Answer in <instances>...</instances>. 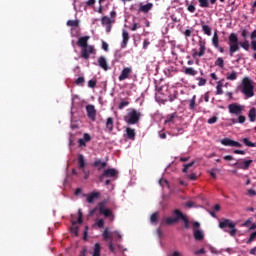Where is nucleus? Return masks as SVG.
Returning a JSON list of instances; mask_svg holds the SVG:
<instances>
[{
    "label": "nucleus",
    "instance_id": "obj_30",
    "mask_svg": "<svg viewBox=\"0 0 256 256\" xmlns=\"http://www.w3.org/2000/svg\"><path fill=\"white\" fill-rule=\"evenodd\" d=\"M94 167H98L99 171H101V169H105L107 167V162H102L101 160H96L94 162Z\"/></svg>",
    "mask_w": 256,
    "mask_h": 256
},
{
    "label": "nucleus",
    "instance_id": "obj_47",
    "mask_svg": "<svg viewBox=\"0 0 256 256\" xmlns=\"http://www.w3.org/2000/svg\"><path fill=\"white\" fill-rule=\"evenodd\" d=\"M76 223H83V212L81 211V209L78 210V220L76 221Z\"/></svg>",
    "mask_w": 256,
    "mask_h": 256
},
{
    "label": "nucleus",
    "instance_id": "obj_16",
    "mask_svg": "<svg viewBox=\"0 0 256 256\" xmlns=\"http://www.w3.org/2000/svg\"><path fill=\"white\" fill-rule=\"evenodd\" d=\"M133 73V69L131 67H126L122 70L120 76L118 77L119 81H125V79H129V75Z\"/></svg>",
    "mask_w": 256,
    "mask_h": 256
},
{
    "label": "nucleus",
    "instance_id": "obj_5",
    "mask_svg": "<svg viewBox=\"0 0 256 256\" xmlns=\"http://www.w3.org/2000/svg\"><path fill=\"white\" fill-rule=\"evenodd\" d=\"M228 45H229V53L230 57H233L237 51H239V38L237 34L231 33L228 38Z\"/></svg>",
    "mask_w": 256,
    "mask_h": 256
},
{
    "label": "nucleus",
    "instance_id": "obj_45",
    "mask_svg": "<svg viewBox=\"0 0 256 256\" xmlns=\"http://www.w3.org/2000/svg\"><path fill=\"white\" fill-rule=\"evenodd\" d=\"M187 11H189V13H195L196 11L195 4L194 3L188 4Z\"/></svg>",
    "mask_w": 256,
    "mask_h": 256
},
{
    "label": "nucleus",
    "instance_id": "obj_25",
    "mask_svg": "<svg viewBox=\"0 0 256 256\" xmlns=\"http://www.w3.org/2000/svg\"><path fill=\"white\" fill-rule=\"evenodd\" d=\"M248 117H249L251 123H255V120H256V109H255V107H252L249 110Z\"/></svg>",
    "mask_w": 256,
    "mask_h": 256
},
{
    "label": "nucleus",
    "instance_id": "obj_28",
    "mask_svg": "<svg viewBox=\"0 0 256 256\" xmlns=\"http://www.w3.org/2000/svg\"><path fill=\"white\" fill-rule=\"evenodd\" d=\"M198 3L201 9H209L211 4L210 0H198Z\"/></svg>",
    "mask_w": 256,
    "mask_h": 256
},
{
    "label": "nucleus",
    "instance_id": "obj_31",
    "mask_svg": "<svg viewBox=\"0 0 256 256\" xmlns=\"http://www.w3.org/2000/svg\"><path fill=\"white\" fill-rule=\"evenodd\" d=\"M92 256H101V244L99 242L94 245Z\"/></svg>",
    "mask_w": 256,
    "mask_h": 256
},
{
    "label": "nucleus",
    "instance_id": "obj_27",
    "mask_svg": "<svg viewBox=\"0 0 256 256\" xmlns=\"http://www.w3.org/2000/svg\"><path fill=\"white\" fill-rule=\"evenodd\" d=\"M150 223L157 225L159 223V212H154L150 217Z\"/></svg>",
    "mask_w": 256,
    "mask_h": 256
},
{
    "label": "nucleus",
    "instance_id": "obj_49",
    "mask_svg": "<svg viewBox=\"0 0 256 256\" xmlns=\"http://www.w3.org/2000/svg\"><path fill=\"white\" fill-rule=\"evenodd\" d=\"M255 239H256V231L253 232V233L250 235V238L248 239L247 244L249 245L250 243H253V241H255Z\"/></svg>",
    "mask_w": 256,
    "mask_h": 256
},
{
    "label": "nucleus",
    "instance_id": "obj_12",
    "mask_svg": "<svg viewBox=\"0 0 256 256\" xmlns=\"http://www.w3.org/2000/svg\"><path fill=\"white\" fill-rule=\"evenodd\" d=\"M98 207L101 215H104V217H113V211L105 208V201L98 203Z\"/></svg>",
    "mask_w": 256,
    "mask_h": 256
},
{
    "label": "nucleus",
    "instance_id": "obj_26",
    "mask_svg": "<svg viewBox=\"0 0 256 256\" xmlns=\"http://www.w3.org/2000/svg\"><path fill=\"white\" fill-rule=\"evenodd\" d=\"M196 101H197V96L196 95H194L192 97V99L189 100V109L191 111H195V108L197 107Z\"/></svg>",
    "mask_w": 256,
    "mask_h": 256
},
{
    "label": "nucleus",
    "instance_id": "obj_9",
    "mask_svg": "<svg viewBox=\"0 0 256 256\" xmlns=\"http://www.w3.org/2000/svg\"><path fill=\"white\" fill-rule=\"evenodd\" d=\"M221 145H224V147H243V144L232 140L231 138H224L220 140Z\"/></svg>",
    "mask_w": 256,
    "mask_h": 256
},
{
    "label": "nucleus",
    "instance_id": "obj_43",
    "mask_svg": "<svg viewBox=\"0 0 256 256\" xmlns=\"http://www.w3.org/2000/svg\"><path fill=\"white\" fill-rule=\"evenodd\" d=\"M239 45L242 49H245V51H249V41L245 40L244 42H240Z\"/></svg>",
    "mask_w": 256,
    "mask_h": 256
},
{
    "label": "nucleus",
    "instance_id": "obj_21",
    "mask_svg": "<svg viewBox=\"0 0 256 256\" xmlns=\"http://www.w3.org/2000/svg\"><path fill=\"white\" fill-rule=\"evenodd\" d=\"M122 37H123V41L121 44V48L125 49V47H127V43H129V32H127V30H123Z\"/></svg>",
    "mask_w": 256,
    "mask_h": 256
},
{
    "label": "nucleus",
    "instance_id": "obj_22",
    "mask_svg": "<svg viewBox=\"0 0 256 256\" xmlns=\"http://www.w3.org/2000/svg\"><path fill=\"white\" fill-rule=\"evenodd\" d=\"M151 9H153V3H147L145 5L140 4L139 11H141V13H149Z\"/></svg>",
    "mask_w": 256,
    "mask_h": 256
},
{
    "label": "nucleus",
    "instance_id": "obj_36",
    "mask_svg": "<svg viewBox=\"0 0 256 256\" xmlns=\"http://www.w3.org/2000/svg\"><path fill=\"white\" fill-rule=\"evenodd\" d=\"M238 75H237V72L233 71L232 73H227L226 75V79L228 81H235L237 79Z\"/></svg>",
    "mask_w": 256,
    "mask_h": 256
},
{
    "label": "nucleus",
    "instance_id": "obj_33",
    "mask_svg": "<svg viewBox=\"0 0 256 256\" xmlns=\"http://www.w3.org/2000/svg\"><path fill=\"white\" fill-rule=\"evenodd\" d=\"M78 165L81 169H85V156H83V154H79L78 155Z\"/></svg>",
    "mask_w": 256,
    "mask_h": 256
},
{
    "label": "nucleus",
    "instance_id": "obj_32",
    "mask_svg": "<svg viewBox=\"0 0 256 256\" xmlns=\"http://www.w3.org/2000/svg\"><path fill=\"white\" fill-rule=\"evenodd\" d=\"M113 127H114L113 118L112 117L107 118L106 129H108V131L111 133V131H113Z\"/></svg>",
    "mask_w": 256,
    "mask_h": 256
},
{
    "label": "nucleus",
    "instance_id": "obj_7",
    "mask_svg": "<svg viewBox=\"0 0 256 256\" xmlns=\"http://www.w3.org/2000/svg\"><path fill=\"white\" fill-rule=\"evenodd\" d=\"M228 110L231 115H241L243 111H245V106L237 103H232L228 105Z\"/></svg>",
    "mask_w": 256,
    "mask_h": 256
},
{
    "label": "nucleus",
    "instance_id": "obj_10",
    "mask_svg": "<svg viewBox=\"0 0 256 256\" xmlns=\"http://www.w3.org/2000/svg\"><path fill=\"white\" fill-rule=\"evenodd\" d=\"M83 197H86L87 203L93 204L97 199H99V197H101V193L94 191L90 194H83Z\"/></svg>",
    "mask_w": 256,
    "mask_h": 256
},
{
    "label": "nucleus",
    "instance_id": "obj_55",
    "mask_svg": "<svg viewBox=\"0 0 256 256\" xmlns=\"http://www.w3.org/2000/svg\"><path fill=\"white\" fill-rule=\"evenodd\" d=\"M195 255H205V249L201 248L200 250H197L194 252Z\"/></svg>",
    "mask_w": 256,
    "mask_h": 256
},
{
    "label": "nucleus",
    "instance_id": "obj_34",
    "mask_svg": "<svg viewBox=\"0 0 256 256\" xmlns=\"http://www.w3.org/2000/svg\"><path fill=\"white\" fill-rule=\"evenodd\" d=\"M73 227L71 228L72 235H75L77 237L79 235V227H77V221L72 222Z\"/></svg>",
    "mask_w": 256,
    "mask_h": 256
},
{
    "label": "nucleus",
    "instance_id": "obj_29",
    "mask_svg": "<svg viewBox=\"0 0 256 256\" xmlns=\"http://www.w3.org/2000/svg\"><path fill=\"white\" fill-rule=\"evenodd\" d=\"M185 75H190V77H195L197 75V70L193 67L185 68L184 70Z\"/></svg>",
    "mask_w": 256,
    "mask_h": 256
},
{
    "label": "nucleus",
    "instance_id": "obj_17",
    "mask_svg": "<svg viewBox=\"0 0 256 256\" xmlns=\"http://www.w3.org/2000/svg\"><path fill=\"white\" fill-rule=\"evenodd\" d=\"M199 47H200V51L197 52L196 50H193V54L192 57H203V55H205V51H206V47H205V42L200 41L199 42Z\"/></svg>",
    "mask_w": 256,
    "mask_h": 256
},
{
    "label": "nucleus",
    "instance_id": "obj_1",
    "mask_svg": "<svg viewBox=\"0 0 256 256\" xmlns=\"http://www.w3.org/2000/svg\"><path fill=\"white\" fill-rule=\"evenodd\" d=\"M102 237L104 241H108V248L113 255H117L119 251H127V249H124L121 244V241H123V236L119 231L110 232L109 228H105Z\"/></svg>",
    "mask_w": 256,
    "mask_h": 256
},
{
    "label": "nucleus",
    "instance_id": "obj_62",
    "mask_svg": "<svg viewBox=\"0 0 256 256\" xmlns=\"http://www.w3.org/2000/svg\"><path fill=\"white\" fill-rule=\"evenodd\" d=\"M95 0H88L87 2H86V5L88 6V7H93V5H95Z\"/></svg>",
    "mask_w": 256,
    "mask_h": 256
},
{
    "label": "nucleus",
    "instance_id": "obj_41",
    "mask_svg": "<svg viewBox=\"0 0 256 256\" xmlns=\"http://www.w3.org/2000/svg\"><path fill=\"white\" fill-rule=\"evenodd\" d=\"M202 31L205 35L211 36V27H209V25H203Z\"/></svg>",
    "mask_w": 256,
    "mask_h": 256
},
{
    "label": "nucleus",
    "instance_id": "obj_40",
    "mask_svg": "<svg viewBox=\"0 0 256 256\" xmlns=\"http://www.w3.org/2000/svg\"><path fill=\"white\" fill-rule=\"evenodd\" d=\"M68 27H79V20H68Z\"/></svg>",
    "mask_w": 256,
    "mask_h": 256
},
{
    "label": "nucleus",
    "instance_id": "obj_56",
    "mask_svg": "<svg viewBox=\"0 0 256 256\" xmlns=\"http://www.w3.org/2000/svg\"><path fill=\"white\" fill-rule=\"evenodd\" d=\"M209 174L211 176L212 179H217V173H215V169L210 170Z\"/></svg>",
    "mask_w": 256,
    "mask_h": 256
},
{
    "label": "nucleus",
    "instance_id": "obj_38",
    "mask_svg": "<svg viewBox=\"0 0 256 256\" xmlns=\"http://www.w3.org/2000/svg\"><path fill=\"white\" fill-rule=\"evenodd\" d=\"M175 117H177V113H172V114H168L166 116V120H165V123H171L173 122V119H175Z\"/></svg>",
    "mask_w": 256,
    "mask_h": 256
},
{
    "label": "nucleus",
    "instance_id": "obj_6",
    "mask_svg": "<svg viewBox=\"0 0 256 256\" xmlns=\"http://www.w3.org/2000/svg\"><path fill=\"white\" fill-rule=\"evenodd\" d=\"M139 119H141V112L136 109H133L124 117V120L128 125H137V123H139Z\"/></svg>",
    "mask_w": 256,
    "mask_h": 256
},
{
    "label": "nucleus",
    "instance_id": "obj_35",
    "mask_svg": "<svg viewBox=\"0 0 256 256\" xmlns=\"http://www.w3.org/2000/svg\"><path fill=\"white\" fill-rule=\"evenodd\" d=\"M215 65H216V67H220V69H224V67H225V60H223L222 57H219L215 61Z\"/></svg>",
    "mask_w": 256,
    "mask_h": 256
},
{
    "label": "nucleus",
    "instance_id": "obj_54",
    "mask_svg": "<svg viewBox=\"0 0 256 256\" xmlns=\"http://www.w3.org/2000/svg\"><path fill=\"white\" fill-rule=\"evenodd\" d=\"M175 99H177V94H173V95L168 96V101H170V103H173V101H175Z\"/></svg>",
    "mask_w": 256,
    "mask_h": 256
},
{
    "label": "nucleus",
    "instance_id": "obj_24",
    "mask_svg": "<svg viewBox=\"0 0 256 256\" xmlns=\"http://www.w3.org/2000/svg\"><path fill=\"white\" fill-rule=\"evenodd\" d=\"M126 134L128 139H130L131 141H135V129L133 128H126Z\"/></svg>",
    "mask_w": 256,
    "mask_h": 256
},
{
    "label": "nucleus",
    "instance_id": "obj_58",
    "mask_svg": "<svg viewBox=\"0 0 256 256\" xmlns=\"http://www.w3.org/2000/svg\"><path fill=\"white\" fill-rule=\"evenodd\" d=\"M192 226H193V230L194 229L199 230V227H201V224L199 222H193Z\"/></svg>",
    "mask_w": 256,
    "mask_h": 256
},
{
    "label": "nucleus",
    "instance_id": "obj_60",
    "mask_svg": "<svg viewBox=\"0 0 256 256\" xmlns=\"http://www.w3.org/2000/svg\"><path fill=\"white\" fill-rule=\"evenodd\" d=\"M216 95H223V88L216 86Z\"/></svg>",
    "mask_w": 256,
    "mask_h": 256
},
{
    "label": "nucleus",
    "instance_id": "obj_48",
    "mask_svg": "<svg viewBox=\"0 0 256 256\" xmlns=\"http://www.w3.org/2000/svg\"><path fill=\"white\" fill-rule=\"evenodd\" d=\"M88 87H90L91 89H95V87H97V81L96 80L88 81Z\"/></svg>",
    "mask_w": 256,
    "mask_h": 256
},
{
    "label": "nucleus",
    "instance_id": "obj_42",
    "mask_svg": "<svg viewBox=\"0 0 256 256\" xmlns=\"http://www.w3.org/2000/svg\"><path fill=\"white\" fill-rule=\"evenodd\" d=\"M195 165V162H190L188 164H184V168H183V173H187V171H189V169H191V167H193Z\"/></svg>",
    "mask_w": 256,
    "mask_h": 256
},
{
    "label": "nucleus",
    "instance_id": "obj_3",
    "mask_svg": "<svg viewBox=\"0 0 256 256\" xmlns=\"http://www.w3.org/2000/svg\"><path fill=\"white\" fill-rule=\"evenodd\" d=\"M219 227L224 233H228L230 237L237 235V224L231 219H222V221L219 222Z\"/></svg>",
    "mask_w": 256,
    "mask_h": 256
},
{
    "label": "nucleus",
    "instance_id": "obj_19",
    "mask_svg": "<svg viewBox=\"0 0 256 256\" xmlns=\"http://www.w3.org/2000/svg\"><path fill=\"white\" fill-rule=\"evenodd\" d=\"M89 39H91L89 36L80 37L77 41L78 47H81V49H83L84 47H88L89 44L87 43L89 42Z\"/></svg>",
    "mask_w": 256,
    "mask_h": 256
},
{
    "label": "nucleus",
    "instance_id": "obj_11",
    "mask_svg": "<svg viewBox=\"0 0 256 256\" xmlns=\"http://www.w3.org/2000/svg\"><path fill=\"white\" fill-rule=\"evenodd\" d=\"M86 112L91 121H95L97 118V109L93 104H89L86 106Z\"/></svg>",
    "mask_w": 256,
    "mask_h": 256
},
{
    "label": "nucleus",
    "instance_id": "obj_2",
    "mask_svg": "<svg viewBox=\"0 0 256 256\" xmlns=\"http://www.w3.org/2000/svg\"><path fill=\"white\" fill-rule=\"evenodd\" d=\"M174 215L175 217H168L165 220L161 221V225H175V223H178L179 221H184V228L185 229H190V221L189 218H187V215L183 214L179 209L174 210Z\"/></svg>",
    "mask_w": 256,
    "mask_h": 256
},
{
    "label": "nucleus",
    "instance_id": "obj_18",
    "mask_svg": "<svg viewBox=\"0 0 256 256\" xmlns=\"http://www.w3.org/2000/svg\"><path fill=\"white\" fill-rule=\"evenodd\" d=\"M91 141V135L89 133H84L83 138L78 140L79 147H87V143Z\"/></svg>",
    "mask_w": 256,
    "mask_h": 256
},
{
    "label": "nucleus",
    "instance_id": "obj_51",
    "mask_svg": "<svg viewBox=\"0 0 256 256\" xmlns=\"http://www.w3.org/2000/svg\"><path fill=\"white\" fill-rule=\"evenodd\" d=\"M218 119L219 118L217 116L211 117L210 119H208L207 123H209V125H213L216 121H218Z\"/></svg>",
    "mask_w": 256,
    "mask_h": 256
},
{
    "label": "nucleus",
    "instance_id": "obj_8",
    "mask_svg": "<svg viewBox=\"0 0 256 256\" xmlns=\"http://www.w3.org/2000/svg\"><path fill=\"white\" fill-rule=\"evenodd\" d=\"M91 55H95V46L89 45L84 48H81V55L82 59H85L86 61L89 60V57Z\"/></svg>",
    "mask_w": 256,
    "mask_h": 256
},
{
    "label": "nucleus",
    "instance_id": "obj_61",
    "mask_svg": "<svg viewBox=\"0 0 256 256\" xmlns=\"http://www.w3.org/2000/svg\"><path fill=\"white\" fill-rule=\"evenodd\" d=\"M251 223H252L251 219H248L245 221V223L242 224V227H249Z\"/></svg>",
    "mask_w": 256,
    "mask_h": 256
},
{
    "label": "nucleus",
    "instance_id": "obj_20",
    "mask_svg": "<svg viewBox=\"0 0 256 256\" xmlns=\"http://www.w3.org/2000/svg\"><path fill=\"white\" fill-rule=\"evenodd\" d=\"M98 65L101 69H104V71H109V66L107 65V59H105V56H100L98 58Z\"/></svg>",
    "mask_w": 256,
    "mask_h": 256
},
{
    "label": "nucleus",
    "instance_id": "obj_14",
    "mask_svg": "<svg viewBox=\"0 0 256 256\" xmlns=\"http://www.w3.org/2000/svg\"><path fill=\"white\" fill-rule=\"evenodd\" d=\"M113 23H115V20H111V18L107 16L102 17V25H105L107 33H111Z\"/></svg>",
    "mask_w": 256,
    "mask_h": 256
},
{
    "label": "nucleus",
    "instance_id": "obj_63",
    "mask_svg": "<svg viewBox=\"0 0 256 256\" xmlns=\"http://www.w3.org/2000/svg\"><path fill=\"white\" fill-rule=\"evenodd\" d=\"M79 256H87V247H84V248L81 250Z\"/></svg>",
    "mask_w": 256,
    "mask_h": 256
},
{
    "label": "nucleus",
    "instance_id": "obj_50",
    "mask_svg": "<svg viewBox=\"0 0 256 256\" xmlns=\"http://www.w3.org/2000/svg\"><path fill=\"white\" fill-rule=\"evenodd\" d=\"M129 105V101H122L120 102L118 109H125Z\"/></svg>",
    "mask_w": 256,
    "mask_h": 256
},
{
    "label": "nucleus",
    "instance_id": "obj_39",
    "mask_svg": "<svg viewBox=\"0 0 256 256\" xmlns=\"http://www.w3.org/2000/svg\"><path fill=\"white\" fill-rule=\"evenodd\" d=\"M212 43L214 47H219V35H217V32L214 33Z\"/></svg>",
    "mask_w": 256,
    "mask_h": 256
},
{
    "label": "nucleus",
    "instance_id": "obj_15",
    "mask_svg": "<svg viewBox=\"0 0 256 256\" xmlns=\"http://www.w3.org/2000/svg\"><path fill=\"white\" fill-rule=\"evenodd\" d=\"M105 177H117V170L115 168L106 169L102 175H100L99 180L103 181Z\"/></svg>",
    "mask_w": 256,
    "mask_h": 256
},
{
    "label": "nucleus",
    "instance_id": "obj_57",
    "mask_svg": "<svg viewBox=\"0 0 256 256\" xmlns=\"http://www.w3.org/2000/svg\"><path fill=\"white\" fill-rule=\"evenodd\" d=\"M151 45V42L149 40L145 39L143 42V49H147Z\"/></svg>",
    "mask_w": 256,
    "mask_h": 256
},
{
    "label": "nucleus",
    "instance_id": "obj_44",
    "mask_svg": "<svg viewBox=\"0 0 256 256\" xmlns=\"http://www.w3.org/2000/svg\"><path fill=\"white\" fill-rule=\"evenodd\" d=\"M75 83L77 85H81V87H83V83H85V77L80 76L78 79L75 80Z\"/></svg>",
    "mask_w": 256,
    "mask_h": 256
},
{
    "label": "nucleus",
    "instance_id": "obj_37",
    "mask_svg": "<svg viewBox=\"0 0 256 256\" xmlns=\"http://www.w3.org/2000/svg\"><path fill=\"white\" fill-rule=\"evenodd\" d=\"M242 143H244V145H246V147H256V142L253 143V142L249 141V138L242 139Z\"/></svg>",
    "mask_w": 256,
    "mask_h": 256
},
{
    "label": "nucleus",
    "instance_id": "obj_46",
    "mask_svg": "<svg viewBox=\"0 0 256 256\" xmlns=\"http://www.w3.org/2000/svg\"><path fill=\"white\" fill-rule=\"evenodd\" d=\"M198 79V86L199 87H203L205 85H207V80L205 78H197Z\"/></svg>",
    "mask_w": 256,
    "mask_h": 256
},
{
    "label": "nucleus",
    "instance_id": "obj_52",
    "mask_svg": "<svg viewBox=\"0 0 256 256\" xmlns=\"http://www.w3.org/2000/svg\"><path fill=\"white\" fill-rule=\"evenodd\" d=\"M97 227H99V229H103V227H105V220L103 219L98 220Z\"/></svg>",
    "mask_w": 256,
    "mask_h": 256
},
{
    "label": "nucleus",
    "instance_id": "obj_23",
    "mask_svg": "<svg viewBox=\"0 0 256 256\" xmlns=\"http://www.w3.org/2000/svg\"><path fill=\"white\" fill-rule=\"evenodd\" d=\"M193 233L196 241H203V239H205V234H203L201 230L194 229Z\"/></svg>",
    "mask_w": 256,
    "mask_h": 256
},
{
    "label": "nucleus",
    "instance_id": "obj_13",
    "mask_svg": "<svg viewBox=\"0 0 256 256\" xmlns=\"http://www.w3.org/2000/svg\"><path fill=\"white\" fill-rule=\"evenodd\" d=\"M251 163H253V160H245V161H238L234 164V167H237V169H243L244 171H247L249 167H251Z\"/></svg>",
    "mask_w": 256,
    "mask_h": 256
},
{
    "label": "nucleus",
    "instance_id": "obj_53",
    "mask_svg": "<svg viewBox=\"0 0 256 256\" xmlns=\"http://www.w3.org/2000/svg\"><path fill=\"white\" fill-rule=\"evenodd\" d=\"M245 121H247V118L245 116H243L241 114L238 115V123L243 124V123H245Z\"/></svg>",
    "mask_w": 256,
    "mask_h": 256
},
{
    "label": "nucleus",
    "instance_id": "obj_59",
    "mask_svg": "<svg viewBox=\"0 0 256 256\" xmlns=\"http://www.w3.org/2000/svg\"><path fill=\"white\" fill-rule=\"evenodd\" d=\"M167 256H183V254L179 251H174L173 253L168 254Z\"/></svg>",
    "mask_w": 256,
    "mask_h": 256
},
{
    "label": "nucleus",
    "instance_id": "obj_64",
    "mask_svg": "<svg viewBox=\"0 0 256 256\" xmlns=\"http://www.w3.org/2000/svg\"><path fill=\"white\" fill-rule=\"evenodd\" d=\"M251 49L256 51V40L251 41Z\"/></svg>",
    "mask_w": 256,
    "mask_h": 256
},
{
    "label": "nucleus",
    "instance_id": "obj_4",
    "mask_svg": "<svg viewBox=\"0 0 256 256\" xmlns=\"http://www.w3.org/2000/svg\"><path fill=\"white\" fill-rule=\"evenodd\" d=\"M254 89L255 86L253 85V80H251L249 77H244L242 80V93L247 98H251L255 96Z\"/></svg>",
    "mask_w": 256,
    "mask_h": 256
}]
</instances>
